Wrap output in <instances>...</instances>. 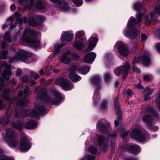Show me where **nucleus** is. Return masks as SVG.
Segmentation results:
<instances>
[{
    "mask_svg": "<svg viewBox=\"0 0 160 160\" xmlns=\"http://www.w3.org/2000/svg\"><path fill=\"white\" fill-rule=\"evenodd\" d=\"M22 74V70L20 69H18L17 70L16 74L18 76H20Z\"/></svg>",
    "mask_w": 160,
    "mask_h": 160,
    "instance_id": "nucleus-61",
    "label": "nucleus"
},
{
    "mask_svg": "<svg viewBox=\"0 0 160 160\" xmlns=\"http://www.w3.org/2000/svg\"><path fill=\"white\" fill-rule=\"evenodd\" d=\"M142 120L143 122L148 125H149L152 122L151 117L148 115H147L145 116L143 118Z\"/></svg>",
    "mask_w": 160,
    "mask_h": 160,
    "instance_id": "nucleus-35",
    "label": "nucleus"
},
{
    "mask_svg": "<svg viewBox=\"0 0 160 160\" xmlns=\"http://www.w3.org/2000/svg\"><path fill=\"white\" fill-rule=\"evenodd\" d=\"M152 78L151 76L148 75H146L143 77V79L144 80L146 81H150Z\"/></svg>",
    "mask_w": 160,
    "mask_h": 160,
    "instance_id": "nucleus-52",
    "label": "nucleus"
},
{
    "mask_svg": "<svg viewBox=\"0 0 160 160\" xmlns=\"http://www.w3.org/2000/svg\"><path fill=\"white\" fill-rule=\"evenodd\" d=\"M142 62L146 66H148L150 62V59L148 55H143L141 57L135 58L132 60L133 66L136 65Z\"/></svg>",
    "mask_w": 160,
    "mask_h": 160,
    "instance_id": "nucleus-13",
    "label": "nucleus"
},
{
    "mask_svg": "<svg viewBox=\"0 0 160 160\" xmlns=\"http://www.w3.org/2000/svg\"><path fill=\"white\" fill-rule=\"evenodd\" d=\"M134 66H133L132 68L133 70V71L135 72H136L137 73H140L141 72L140 70L137 67Z\"/></svg>",
    "mask_w": 160,
    "mask_h": 160,
    "instance_id": "nucleus-50",
    "label": "nucleus"
},
{
    "mask_svg": "<svg viewBox=\"0 0 160 160\" xmlns=\"http://www.w3.org/2000/svg\"><path fill=\"white\" fill-rule=\"evenodd\" d=\"M98 39V35L96 34H93L90 37L87 43V48L86 51L88 52L92 50L96 46Z\"/></svg>",
    "mask_w": 160,
    "mask_h": 160,
    "instance_id": "nucleus-16",
    "label": "nucleus"
},
{
    "mask_svg": "<svg viewBox=\"0 0 160 160\" xmlns=\"http://www.w3.org/2000/svg\"><path fill=\"white\" fill-rule=\"evenodd\" d=\"M29 1L30 4L24 6L23 11L28 9H31L33 7L38 10H42L44 9L45 7V2L44 0H38L34 4L33 3L34 0H19V3L22 4L24 2Z\"/></svg>",
    "mask_w": 160,
    "mask_h": 160,
    "instance_id": "nucleus-5",
    "label": "nucleus"
},
{
    "mask_svg": "<svg viewBox=\"0 0 160 160\" xmlns=\"http://www.w3.org/2000/svg\"><path fill=\"white\" fill-rule=\"evenodd\" d=\"M131 135L133 139L142 142L147 141L150 138L148 132H146L145 133H142L138 128L134 129L131 133Z\"/></svg>",
    "mask_w": 160,
    "mask_h": 160,
    "instance_id": "nucleus-6",
    "label": "nucleus"
},
{
    "mask_svg": "<svg viewBox=\"0 0 160 160\" xmlns=\"http://www.w3.org/2000/svg\"><path fill=\"white\" fill-rule=\"evenodd\" d=\"M84 158L87 160H95V159L94 156L88 155L85 156L84 158L82 159L81 160H84Z\"/></svg>",
    "mask_w": 160,
    "mask_h": 160,
    "instance_id": "nucleus-43",
    "label": "nucleus"
},
{
    "mask_svg": "<svg viewBox=\"0 0 160 160\" xmlns=\"http://www.w3.org/2000/svg\"><path fill=\"white\" fill-rule=\"evenodd\" d=\"M9 109H8L7 112L4 117L0 119V125L4 127L8 124L10 122L9 118L11 116Z\"/></svg>",
    "mask_w": 160,
    "mask_h": 160,
    "instance_id": "nucleus-23",
    "label": "nucleus"
},
{
    "mask_svg": "<svg viewBox=\"0 0 160 160\" xmlns=\"http://www.w3.org/2000/svg\"><path fill=\"white\" fill-rule=\"evenodd\" d=\"M110 123L107 122L104 119L99 121L98 123L97 127L101 132H106L107 131V128L110 127Z\"/></svg>",
    "mask_w": 160,
    "mask_h": 160,
    "instance_id": "nucleus-18",
    "label": "nucleus"
},
{
    "mask_svg": "<svg viewBox=\"0 0 160 160\" xmlns=\"http://www.w3.org/2000/svg\"><path fill=\"white\" fill-rule=\"evenodd\" d=\"M124 93L128 97H131L132 95V91L130 89H128L125 91Z\"/></svg>",
    "mask_w": 160,
    "mask_h": 160,
    "instance_id": "nucleus-48",
    "label": "nucleus"
},
{
    "mask_svg": "<svg viewBox=\"0 0 160 160\" xmlns=\"http://www.w3.org/2000/svg\"><path fill=\"white\" fill-rule=\"evenodd\" d=\"M149 91V92L148 93V94L149 95H150L153 92V89H151L150 90V88L148 87H146L145 89V91L146 92H148Z\"/></svg>",
    "mask_w": 160,
    "mask_h": 160,
    "instance_id": "nucleus-55",
    "label": "nucleus"
},
{
    "mask_svg": "<svg viewBox=\"0 0 160 160\" xmlns=\"http://www.w3.org/2000/svg\"><path fill=\"white\" fill-rule=\"evenodd\" d=\"M10 34V32L9 31L6 32L5 34L4 38V41L2 44V48L4 49L5 48L8 47V43L14 42L17 40L18 37L17 35H15L11 40Z\"/></svg>",
    "mask_w": 160,
    "mask_h": 160,
    "instance_id": "nucleus-17",
    "label": "nucleus"
},
{
    "mask_svg": "<svg viewBox=\"0 0 160 160\" xmlns=\"http://www.w3.org/2000/svg\"><path fill=\"white\" fill-rule=\"evenodd\" d=\"M40 35L39 32L27 28L24 31L23 36L20 39V42L21 44L28 43L35 48H38L40 45L38 37Z\"/></svg>",
    "mask_w": 160,
    "mask_h": 160,
    "instance_id": "nucleus-2",
    "label": "nucleus"
},
{
    "mask_svg": "<svg viewBox=\"0 0 160 160\" xmlns=\"http://www.w3.org/2000/svg\"><path fill=\"white\" fill-rule=\"evenodd\" d=\"M37 122L33 120L29 121L26 123L25 125V128L28 129H33L37 127Z\"/></svg>",
    "mask_w": 160,
    "mask_h": 160,
    "instance_id": "nucleus-27",
    "label": "nucleus"
},
{
    "mask_svg": "<svg viewBox=\"0 0 160 160\" xmlns=\"http://www.w3.org/2000/svg\"><path fill=\"white\" fill-rule=\"evenodd\" d=\"M138 31L135 30H130L127 29L125 35L126 37L128 38H130L132 39H134L138 37Z\"/></svg>",
    "mask_w": 160,
    "mask_h": 160,
    "instance_id": "nucleus-24",
    "label": "nucleus"
},
{
    "mask_svg": "<svg viewBox=\"0 0 160 160\" xmlns=\"http://www.w3.org/2000/svg\"><path fill=\"white\" fill-rule=\"evenodd\" d=\"M28 100L25 99L19 101L18 102V104L20 106H24L28 102Z\"/></svg>",
    "mask_w": 160,
    "mask_h": 160,
    "instance_id": "nucleus-42",
    "label": "nucleus"
},
{
    "mask_svg": "<svg viewBox=\"0 0 160 160\" xmlns=\"http://www.w3.org/2000/svg\"><path fill=\"white\" fill-rule=\"evenodd\" d=\"M28 23L29 25L33 27H35L37 25L36 21H28Z\"/></svg>",
    "mask_w": 160,
    "mask_h": 160,
    "instance_id": "nucleus-51",
    "label": "nucleus"
},
{
    "mask_svg": "<svg viewBox=\"0 0 160 160\" xmlns=\"http://www.w3.org/2000/svg\"><path fill=\"white\" fill-rule=\"evenodd\" d=\"M121 133L120 134V137L122 138L123 139L126 137L128 134L129 131H126V130L124 128H122L121 130Z\"/></svg>",
    "mask_w": 160,
    "mask_h": 160,
    "instance_id": "nucleus-37",
    "label": "nucleus"
},
{
    "mask_svg": "<svg viewBox=\"0 0 160 160\" xmlns=\"http://www.w3.org/2000/svg\"><path fill=\"white\" fill-rule=\"evenodd\" d=\"M85 34L84 32L83 31H80L76 32L75 35V41L73 44V47L79 50H82L84 47L83 44L81 39L82 37Z\"/></svg>",
    "mask_w": 160,
    "mask_h": 160,
    "instance_id": "nucleus-12",
    "label": "nucleus"
},
{
    "mask_svg": "<svg viewBox=\"0 0 160 160\" xmlns=\"http://www.w3.org/2000/svg\"><path fill=\"white\" fill-rule=\"evenodd\" d=\"M73 37V34L68 31L64 32L62 35L61 40L62 41H66L69 42L71 41Z\"/></svg>",
    "mask_w": 160,
    "mask_h": 160,
    "instance_id": "nucleus-25",
    "label": "nucleus"
},
{
    "mask_svg": "<svg viewBox=\"0 0 160 160\" xmlns=\"http://www.w3.org/2000/svg\"><path fill=\"white\" fill-rule=\"evenodd\" d=\"M148 37V36L146 34L142 33L141 34V40L142 42L145 41Z\"/></svg>",
    "mask_w": 160,
    "mask_h": 160,
    "instance_id": "nucleus-49",
    "label": "nucleus"
},
{
    "mask_svg": "<svg viewBox=\"0 0 160 160\" xmlns=\"http://www.w3.org/2000/svg\"><path fill=\"white\" fill-rule=\"evenodd\" d=\"M155 14L154 12H150V16L149 17L147 15H144L143 14L140 13L137 14L136 17L138 20H141L142 19H145L146 20H150V19H152V18L154 17Z\"/></svg>",
    "mask_w": 160,
    "mask_h": 160,
    "instance_id": "nucleus-26",
    "label": "nucleus"
},
{
    "mask_svg": "<svg viewBox=\"0 0 160 160\" xmlns=\"http://www.w3.org/2000/svg\"><path fill=\"white\" fill-rule=\"evenodd\" d=\"M130 70V66L128 62H126L122 67L117 68L114 71L115 74L117 76H119L121 73H123L124 77L126 76Z\"/></svg>",
    "mask_w": 160,
    "mask_h": 160,
    "instance_id": "nucleus-14",
    "label": "nucleus"
},
{
    "mask_svg": "<svg viewBox=\"0 0 160 160\" xmlns=\"http://www.w3.org/2000/svg\"><path fill=\"white\" fill-rule=\"evenodd\" d=\"M31 92L29 90V88L28 87H26L23 90V93L22 91L18 93V96L19 97H21L23 96L24 97H27L28 95H29Z\"/></svg>",
    "mask_w": 160,
    "mask_h": 160,
    "instance_id": "nucleus-30",
    "label": "nucleus"
},
{
    "mask_svg": "<svg viewBox=\"0 0 160 160\" xmlns=\"http://www.w3.org/2000/svg\"><path fill=\"white\" fill-rule=\"evenodd\" d=\"M6 107V105L2 100L0 99V110H2Z\"/></svg>",
    "mask_w": 160,
    "mask_h": 160,
    "instance_id": "nucleus-47",
    "label": "nucleus"
},
{
    "mask_svg": "<svg viewBox=\"0 0 160 160\" xmlns=\"http://www.w3.org/2000/svg\"><path fill=\"white\" fill-rule=\"evenodd\" d=\"M114 48L118 49L119 54V57H127L129 53V50L124 43L121 42H117L114 46Z\"/></svg>",
    "mask_w": 160,
    "mask_h": 160,
    "instance_id": "nucleus-10",
    "label": "nucleus"
},
{
    "mask_svg": "<svg viewBox=\"0 0 160 160\" xmlns=\"http://www.w3.org/2000/svg\"><path fill=\"white\" fill-rule=\"evenodd\" d=\"M31 54L24 50L19 51L16 56L13 58V60L18 61L21 60L26 63H29L31 62Z\"/></svg>",
    "mask_w": 160,
    "mask_h": 160,
    "instance_id": "nucleus-7",
    "label": "nucleus"
},
{
    "mask_svg": "<svg viewBox=\"0 0 160 160\" xmlns=\"http://www.w3.org/2000/svg\"><path fill=\"white\" fill-rule=\"evenodd\" d=\"M6 137L3 139L7 143L8 146L11 148L15 147L18 143V141L16 138L15 132L11 128L6 130Z\"/></svg>",
    "mask_w": 160,
    "mask_h": 160,
    "instance_id": "nucleus-4",
    "label": "nucleus"
},
{
    "mask_svg": "<svg viewBox=\"0 0 160 160\" xmlns=\"http://www.w3.org/2000/svg\"><path fill=\"white\" fill-rule=\"evenodd\" d=\"M23 123L21 122H18L16 123L12 122V127L18 130H21L22 127Z\"/></svg>",
    "mask_w": 160,
    "mask_h": 160,
    "instance_id": "nucleus-36",
    "label": "nucleus"
},
{
    "mask_svg": "<svg viewBox=\"0 0 160 160\" xmlns=\"http://www.w3.org/2000/svg\"><path fill=\"white\" fill-rule=\"evenodd\" d=\"M100 79V78L98 76H96L92 79V82L95 86L96 88V90L94 92V94L92 98L93 101H94V99L98 98V90L97 88L98 87V84L99 82Z\"/></svg>",
    "mask_w": 160,
    "mask_h": 160,
    "instance_id": "nucleus-21",
    "label": "nucleus"
},
{
    "mask_svg": "<svg viewBox=\"0 0 160 160\" xmlns=\"http://www.w3.org/2000/svg\"><path fill=\"white\" fill-rule=\"evenodd\" d=\"M50 1L53 4H57L55 6L64 12H68L71 11H74L75 9L74 8H71L68 6L64 2H61L59 0H50Z\"/></svg>",
    "mask_w": 160,
    "mask_h": 160,
    "instance_id": "nucleus-15",
    "label": "nucleus"
},
{
    "mask_svg": "<svg viewBox=\"0 0 160 160\" xmlns=\"http://www.w3.org/2000/svg\"><path fill=\"white\" fill-rule=\"evenodd\" d=\"M22 82H26L28 81V78L27 75L23 76L22 78Z\"/></svg>",
    "mask_w": 160,
    "mask_h": 160,
    "instance_id": "nucleus-56",
    "label": "nucleus"
},
{
    "mask_svg": "<svg viewBox=\"0 0 160 160\" xmlns=\"http://www.w3.org/2000/svg\"><path fill=\"white\" fill-rule=\"evenodd\" d=\"M77 59L79 55L76 53H72L70 51H67L62 54L59 57V60L65 64H68L72 61V59Z\"/></svg>",
    "mask_w": 160,
    "mask_h": 160,
    "instance_id": "nucleus-8",
    "label": "nucleus"
},
{
    "mask_svg": "<svg viewBox=\"0 0 160 160\" xmlns=\"http://www.w3.org/2000/svg\"><path fill=\"white\" fill-rule=\"evenodd\" d=\"M130 150L132 153L135 154L138 153L140 150V148L138 146L134 145L130 147Z\"/></svg>",
    "mask_w": 160,
    "mask_h": 160,
    "instance_id": "nucleus-31",
    "label": "nucleus"
},
{
    "mask_svg": "<svg viewBox=\"0 0 160 160\" xmlns=\"http://www.w3.org/2000/svg\"><path fill=\"white\" fill-rule=\"evenodd\" d=\"M21 15L18 12H15L13 15L9 17L7 20H21Z\"/></svg>",
    "mask_w": 160,
    "mask_h": 160,
    "instance_id": "nucleus-32",
    "label": "nucleus"
},
{
    "mask_svg": "<svg viewBox=\"0 0 160 160\" xmlns=\"http://www.w3.org/2000/svg\"><path fill=\"white\" fill-rule=\"evenodd\" d=\"M34 109L30 110H26L23 108H16L15 116L16 118L26 117H36L38 113L43 112L45 109V107L38 102H35Z\"/></svg>",
    "mask_w": 160,
    "mask_h": 160,
    "instance_id": "nucleus-3",
    "label": "nucleus"
},
{
    "mask_svg": "<svg viewBox=\"0 0 160 160\" xmlns=\"http://www.w3.org/2000/svg\"><path fill=\"white\" fill-rule=\"evenodd\" d=\"M149 0H144L142 3H141L139 2H135L133 5V8L136 11L139 10L141 9L143 4H144L145 2H148Z\"/></svg>",
    "mask_w": 160,
    "mask_h": 160,
    "instance_id": "nucleus-29",
    "label": "nucleus"
},
{
    "mask_svg": "<svg viewBox=\"0 0 160 160\" xmlns=\"http://www.w3.org/2000/svg\"><path fill=\"white\" fill-rule=\"evenodd\" d=\"M9 91L8 90H5L2 95V97L8 100L10 103H12L11 99L9 97Z\"/></svg>",
    "mask_w": 160,
    "mask_h": 160,
    "instance_id": "nucleus-33",
    "label": "nucleus"
},
{
    "mask_svg": "<svg viewBox=\"0 0 160 160\" xmlns=\"http://www.w3.org/2000/svg\"><path fill=\"white\" fill-rule=\"evenodd\" d=\"M154 11L158 14L160 15V7L159 6H156L154 8Z\"/></svg>",
    "mask_w": 160,
    "mask_h": 160,
    "instance_id": "nucleus-53",
    "label": "nucleus"
},
{
    "mask_svg": "<svg viewBox=\"0 0 160 160\" xmlns=\"http://www.w3.org/2000/svg\"><path fill=\"white\" fill-rule=\"evenodd\" d=\"M72 2L77 6H80L83 3L82 0H72Z\"/></svg>",
    "mask_w": 160,
    "mask_h": 160,
    "instance_id": "nucleus-41",
    "label": "nucleus"
},
{
    "mask_svg": "<svg viewBox=\"0 0 160 160\" xmlns=\"http://www.w3.org/2000/svg\"><path fill=\"white\" fill-rule=\"evenodd\" d=\"M140 21H129L127 27V28H128L129 29H131L134 26H136L135 23L137 22L138 21L139 22H140Z\"/></svg>",
    "mask_w": 160,
    "mask_h": 160,
    "instance_id": "nucleus-39",
    "label": "nucleus"
},
{
    "mask_svg": "<svg viewBox=\"0 0 160 160\" xmlns=\"http://www.w3.org/2000/svg\"><path fill=\"white\" fill-rule=\"evenodd\" d=\"M104 78L105 80L107 82L110 80L111 79L110 75L108 73H106L104 74Z\"/></svg>",
    "mask_w": 160,
    "mask_h": 160,
    "instance_id": "nucleus-46",
    "label": "nucleus"
},
{
    "mask_svg": "<svg viewBox=\"0 0 160 160\" xmlns=\"http://www.w3.org/2000/svg\"><path fill=\"white\" fill-rule=\"evenodd\" d=\"M64 45V44H59V45H56L55 46V48L56 49H59L63 46Z\"/></svg>",
    "mask_w": 160,
    "mask_h": 160,
    "instance_id": "nucleus-58",
    "label": "nucleus"
},
{
    "mask_svg": "<svg viewBox=\"0 0 160 160\" xmlns=\"http://www.w3.org/2000/svg\"><path fill=\"white\" fill-rule=\"evenodd\" d=\"M10 8L11 10L14 11L16 8V7L14 4H12L11 5Z\"/></svg>",
    "mask_w": 160,
    "mask_h": 160,
    "instance_id": "nucleus-60",
    "label": "nucleus"
},
{
    "mask_svg": "<svg viewBox=\"0 0 160 160\" xmlns=\"http://www.w3.org/2000/svg\"><path fill=\"white\" fill-rule=\"evenodd\" d=\"M89 151L91 153L95 154L97 152V149L93 147H90L88 148Z\"/></svg>",
    "mask_w": 160,
    "mask_h": 160,
    "instance_id": "nucleus-45",
    "label": "nucleus"
},
{
    "mask_svg": "<svg viewBox=\"0 0 160 160\" xmlns=\"http://www.w3.org/2000/svg\"><path fill=\"white\" fill-rule=\"evenodd\" d=\"M55 82L57 85L60 86L62 89L65 91L70 90L73 88V85L65 78H58L56 80Z\"/></svg>",
    "mask_w": 160,
    "mask_h": 160,
    "instance_id": "nucleus-11",
    "label": "nucleus"
},
{
    "mask_svg": "<svg viewBox=\"0 0 160 160\" xmlns=\"http://www.w3.org/2000/svg\"><path fill=\"white\" fill-rule=\"evenodd\" d=\"M17 81L15 78H13L10 82V83L12 85H15L16 84Z\"/></svg>",
    "mask_w": 160,
    "mask_h": 160,
    "instance_id": "nucleus-59",
    "label": "nucleus"
},
{
    "mask_svg": "<svg viewBox=\"0 0 160 160\" xmlns=\"http://www.w3.org/2000/svg\"><path fill=\"white\" fill-rule=\"evenodd\" d=\"M135 87L137 88H139L140 89H142L143 88V87L142 86L141 83H138V84L136 85Z\"/></svg>",
    "mask_w": 160,
    "mask_h": 160,
    "instance_id": "nucleus-64",
    "label": "nucleus"
},
{
    "mask_svg": "<svg viewBox=\"0 0 160 160\" xmlns=\"http://www.w3.org/2000/svg\"><path fill=\"white\" fill-rule=\"evenodd\" d=\"M77 70L76 67L74 66L72 67L70 70V72L69 75L70 79L75 82H77L81 79V78L80 76L75 74Z\"/></svg>",
    "mask_w": 160,
    "mask_h": 160,
    "instance_id": "nucleus-20",
    "label": "nucleus"
},
{
    "mask_svg": "<svg viewBox=\"0 0 160 160\" xmlns=\"http://www.w3.org/2000/svg\"><path fill=\"white\" fill-rule=\"evenodd\" d=\"M38 90L39 92L36 96L38 99H44L46 102L55 105H58L62 102V95L54 88L50 89L48 95H47V90L45 88L40 89V87L37 88L34 92Z\"/></svg>",
    "mask_w": 160,
    "mask_h": 160,
    "instance_id": "nucleus-1",
    "label": "nucleus"
},
{
    "mask_svg": "<svg viewBox=\"0 0 160 160\" xmlns=\"http://www.w3.org/2000/svg\"><path fill=\"white\" fill-rule=\"evenodd\" d=\"M126 160H137V159L136 158L130 157L126 158Z\"/></svg>",
    "mask_w": 160,
    "mask_h": 160,
    "instance_id": "nucleus-62",
    "label": "nucleus"
},
{
    "mask_svg": "<svg viewBox=\"0 0 160 160\" xmlns=\"http://www.w3.org/2000/svg\"><path fill=\"white\" fill-rule=\"evenodd\" d=\"M108 139L102 136H99L98 138V145L101 146V150L103 152L106 151L108 148L107 144Z\"/></svg>",
    "mask_w": 160,
    "mask_h": 160,
    "instance_id": "nucleus-19",
    "label": "nucleus"
},
{
    "mask_svg": "<svg viewBox=\"0 0 160 160\" xmlns=\"http://www.w3.org/2000/svg\"><path fill=\"white\" fill-rule=\"evenodd\" d=\"M155 45L157 51L160 53V42L156 43Z\"/></svg>",
    "mask_w": 160,
    "mask_h": 160,
    "instance_id": "nucleus-57",
    "label": "nucleus"
},
{
    "mask_svg": "<svg viewBox=\"0 0 160 160\" xmlns=\"http://www.w3.org/2000/svg\"><path fill=\"white\" fill-rule=\"evenodd\" d=\"M0 160H15L13 158H9L5 155L0 156Z\"/></svg>",
    "mask_w": 160,
    "mask_h": 160,
    "instance_id": "nucleus-44",
    "label": "nucleus"
},
{
    "mask_svg": "<svg viewBox=\"0 0 160 160\" xmlns=\"http://www.w3.org/2000/svg\"><path fill=\"white\" fill-rule=\"evenodd\" d=\"M112 58V55L110 53H108L106 54L104 58V62L106 63L109 62Z\"/></svg>",
    "mask_w": 160,
    "mask_h": 160,
    "instance_id": "nucleus-40",
    "label": "nucleus"
},
{
    "mask_svg": "<svg viewBox=\"0 0 160 160\" xmlns=\"http://www.w3.org/2000/svg\"><path fill=\"white\" fill-rule=\"evenodd\" d=\"M115 142L114 141H113L111 143V146L112 149L114 148L115 147Z\"/></svg>",
    "mask_w": 160,
    "mask_h": 160,
    "instance_id": "nucleus-63",
    "label": "nucleus"
},
{
    "mask_svg": "<svg viewBox=\"0 0 160 160\" xmlns=\"http://www.w3.org/2000/svg\"><path fill=\"white\" fill-rule=\"evenodd\" d=\"M107 107V102L105 101H103L101 105V108L102 110L106 108Z\"/></svg>",
    "mask_w": 160,
    "mask_h": 160,
    "instance_id": "nucleus-54",
    "label": "nucleus"
},
{
    "mask_svg": "<svg viewBox=\"0 0 160 160\" xmlns=\"http://www.w3.org/2000/svg\"><path fill=\"white\" fill-rule=\"evenodd\" d=\"M31 144L27 136L22 133L20 140L19 150L21 152H25L28 151L31 148Z\"/></svg>",
    "mask_w": 160,
    "mask_h": 160,
    "instance_id": "nucleus-9",
    "label": "nucleus"
},
{
    "mask_svg": "<svg viewBox=\"0 0 160 160\" xmlns=\"http://www.w3.org/2000/svg\"><path fill=\"white\" fill-rule=\"evenodd\" d=\"M90 69V68L88 66L82 67L80 68L78 72L83 74H85L89 72Z\"/></svg>",
    "mask_w": 160,
    "mask_h": 160,
    "instance_id": "nucleus-34",
    "label": "nucleus"
},
{
    "mask_svg": "<svg viewBox=\"0 0 160 160\" xmlns=\"http://www.w3.org/2000/svg\"><path fill=\"white\" fill-rule=\"evenodd\" d=\"M28 17H29L28 20H45L46 19L45 17L42 16H38L33 15L31 13H29L28 14Z\"/></svg>",
    "mask_w": 160,
    "mask_h": 160,
    "instance_id": "nucleus-28",
    "label": "nucleus"
},
{
    "mask_svg": "<svg viewBox=\"0 0 160 160\" xmlns=\"http://www.w3.org/2000/svg\"><path fill=\"white\" fill-rule=\"evenodd\" d=\"M96 57V54L94 52H92L86 55L84 58L83 61L84 62L92 63Z\"/></svg>",
    "mask_w": 160,
    "mask_h": 160,
    "instance_id": "nucleus-22",
    "label": "nucleus"
},
{
    "mask_svg": "<svg viewBox=\"0 0 160 160\" xmlns=\"http://www.w3.org/2000/svg\"><path fill=\"white\" fill-rule=\"evenodd\" d=\"M114 106L115 108L118 112V110L119 109V106L118 103V99L117 97H116L114 98ZM118 113L119 112H118Z\"/></svg>",
    "mask_w": 160,
    "mask_h": 160,
    "instance_id": "nucleus-38",
    "label": "nucleus"
}]
</instances>
